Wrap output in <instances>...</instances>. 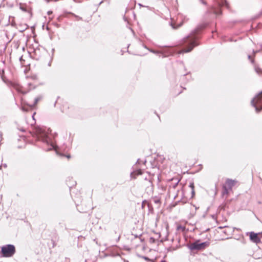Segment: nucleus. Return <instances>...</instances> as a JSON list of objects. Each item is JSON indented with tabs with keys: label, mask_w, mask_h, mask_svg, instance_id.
<instances>
[{
	"label": "nucleus",
	"mask_w": 262,
	"mask_h": 262,
	"mask_svg": "<svg viewBox=\"0 0 262 262\" xmlns=\"http://www.w3.org/2000/svg\"><path fill=\"white\" fill-rule=\"evenodd\" d=\"M143 258L147 260H148L149 259L147 257L143 256Z\"/></svg>",
	"instance_id": "21"
},
{
	"label": "nucleus",
	"mask_w": 262,
	"mask_h": 262,
	"mask_svg": "<svg viewBox=\"0 0 262 262\" xmlns=\"http://www.w3.org/2000/svg\"><path fill=\"white\" fill-rule=\"evenodd\" d=\"M189 187L191 191V196L190 198H193L195 196V190H194V185L193 183H190L189 184Z\"/></svg>",
	"instance_id": "10"
},
{
	"label": "nucleus",
	"mask_w": 262,
	"mask_h": 262,
	"mask_svg": "<svg viewBox=\"0 0 262 262\" xmlns=\"http://www.w3.org/2000/svg\"><path fill=\"white\" fill-rule=\"evenodd\" d=\"M3 165L4 167H7V166L6 164H4Z\"/></svg>",
	"instance_id": "25"
},
{
	"label": "nucleus",
	"mask_w": 262,
	"mask_h": 262,
	"mask_svg": "<svg viewBox=\"0 0 262 262\" xmlns=\"http://www.w3.org/2000/svg\"><path fill=\"white\" fill-rule=\"evenodd\" d=\"M196 39V29H195L186 37L182 39L179 46L182 48L179 54L190 52L194 47Z\"/></svg>",
	"instance_id": "2"
},
{
	"label": "nucleus",
	"mask_w": 262,
	"mask_h": 262,
	"mask_svg": "<svg viewBox=\"0 0 262 262\" xmlns=\"http://www.w3.org/2000/svg\"><path fill=\"white\" fill-rule=\"evenodd\" d=\"M250 239L253 242L256 244L259 243L260 241V238L258 236L257 234L255 233L254 232H251L250 233Z\"/></svg>",
	"instance_id": "9"
},
{
	"label": "nucleus",
	"mask_w": 262,
	"mask_h": 262,
	"mask_svg": "<svg viewBox=\"0 0 262 262\" xmlns=\"http://www.w3.org/2000/svg\"><path fill=\"white\" fill-rule=\"evenodd\" d=\"M155 203H156V204H159L160 203V200L159 199H157V200H155L154 201Z\"/></svg>",
	"instance_id": "20"
},
{
	"label": "nucleus",
	"mask_w": 262,
	"mask_h": 262,
	"mask_svg": "<svg viewBox=\"0 0 262 262\" xmlns=\"http://www.w3.org/2000/svg\"><path fill=\"white\" fill-rule=\"evenodd\" d=\"M67 157L68 159H69V158L71 157V156H70V155H68V156H67Z\"/></svg>",
	"instance_id": "26"
},
{
	"label": "nucleus",
	"mask_w": 262,
	"mask_h": 262,
	"mask_svg": "<svg viewBox=\"0 0 262 262\" xmlns=\"http://www.w3.org/2000/svg\"><path fill=\"white\" fill-rule=\"evenodd\" d=\"M187 247L188 248L190 254L189 256V261L190 262H195L196 259L195 257V254H196V241L187 244Z\"/></svg>",
	"instance_id": "3"
},
{
	"label": "nucleus",
	"mask_w": 262,
	"mask_h": 262,
	"mask_svg": "<svg viewBox=\"0 0 262 262\" xmlns=\"http://www.w3.org/2000/svg\"><path fill=\"white\" fill-rule=\"evenodd\" d=\"M34 114H35V113H34ZM34 115H33L32 116V117H33V119H34Z\"/></svg>",
	"instance_id": "29"
},
{
	"label": "nucleus",
	"mask_w": 262,
	"mask_h": 262,
	"mask_svg": "<svg viewBox=\"0 0 262 262\" xmlns=\"http://www.w3.org/2000/svg\"><path fill=\"white\" fill-rule=\"evenodd\" d=\"M155 241V239L154 238H153V237H150V242L154 243Z\"/></svg>",
	"instance_id": "19"
},
{
	"label": "nucleus",
	"mask_w": 262,
	"mask_h": 262,
	"mask_svg": "<svg viewBox=\"0 0 262 262\" xmlns=\"http://www.w3.org/2000/svg\"><path fill=\"white\" fill-rule=\"evenodd\" d=\"M1 252L4 257H11L15 253V246L11 244L4 246L1 248Z\"/></svg>",
	"instance_id": "4"
},
{
	"label": "nucleus",
	"mask_w": 262,
	"mask_h": 262,
	"mask_svg": "<svg viewBox=\"0 0 262 262\" xmlns=\"http://www.w3.org/2000/svg\"><path fill=\"white\" fill-rule=\"evenodd\" d=\"M251 104L255 108L257 113L259 112L262 110V92L252 100Z\"/></svg>",
	"instance_id": "5"
},
{
	"label": "nucleus",
	"mask_w": 262,
	"mask_h": 262,
	"mask_svg": "<svg viewBox=\"0 0 262 262\" xmlns=\"http://www.w3.org/2000/svg\"><path fill=\"white\" fill-rule=\"evenodd\" d=\"M20 9H21L23 11H26V9H25V8H23V7H20Z\"/></svg>",
	"instance_id": "23"
},
{
	"label": "nucleus",
	"mask_w": 262,
	"mask_h": 262,
	"mask_svg": "<svg viewBox=\"0 0 262 262\" xmlns=\"http://www.w3.org/2000/svg\"><path fill=\"white\" fill-rule=\"evenodd\" d=\"M210 242L208 241L201 243L200 240H198V250H203L209 246Z\"/></svg>",
	"instance_id": "8"
},
{
	"label": "nucleus",
	"mask_w": 262,
	"mask_h": 262,
	"mask_svg": "<svg viewBox=\"0 0 262 262\" xmlns=\"http://www.w3.org/2000/svg\"><path fill=\"white\" fill-rule=\"evenodd\" d=\"M33 136L37 140L41 141L50 147L47 150H50L55 148L53 136L51 134L50 128L35 127L33 131Z\"/></svg>",
	"instance_id": "1"
},
{
	"label": "nucleus",
	"mask_w": 262,
	"mask_h": 262,
	"mask_svg": "<svg viewBox=\"0 0 262 262\" xmlns=\"http://www.w3.org/2000/svg\"><path fill=\"white\" fill-rule=\"evenodd\" d=\"M180 180L178 178H172L168 183V191L170 192L171 189H175L178 186Z\"/></svg>",
	"instance_id": "7"
},
{
	"label": "nucleus",
	"mask_w": 262,
	"mask_h": 262,
	"mask_svg": "<svg viewBox=\"0 0 262 262\" xmlns=\"http://www.w3.org/2000/svg\"><path fill=\"white\" fill-rule=\"evenodd\" d=\"M181 25H182V24H180L178 25V26L176 27H175L173 24H171V26H172V27L173 29H177V28H178V27H180Z\"/></svg>",
	"instance_id": "17"
},
{
	"label": "nucleus",
	"mask_w": 262,
	"mask_h": 262,
	"mask_svg": "<svg viewBox=\"0 0 262 262\" xmlns=\"http://www.w3.org/2000/svg\"><path fill=\"white\" fill-rule=\"evenodd\" d=\"M227 231H231V232H232L233 231V230L231 228L227 227L226 230H225L224 232L225 233H226Z\"/></svg>",
	"instance_id": "15"
},
{
	"label": "nucleus",
	"mask_w": 262,
	"mask_h": 262,
	"mask_svg": "<svg viewBox=\"0 0 262 262\" xmlns=\"http://www.w3.org/2000/svg\"><path fill=\"white\" fill-rule=\"evenodd\" d=\"M191 205L192 206L193 209L194 210V213L192 214L193 215L195 213V212L196 211V206L195 204H193L192 202L191 203Z\"/></svg>",
	"instance_id": "14"
},
{
	"label": "nucleus",
	"mask_w": 262,
	"mask_h": 262,
	"mask_svg": "<svg viewBox=\"0 0 262 262\" xmlns=\"http://www.w3.org/2000/svg\"><path fill=\"white\" fill-rule=\"evenodd\" d=\"M150 52L155 53V54H158L159 52L156 51H154L153 50H149Z\"/></svg>",
	"instance_id": "18"
},
{
	"label": "nucleus",
	"mask_w": 262,
	"mask_h": 262,
	"mask_svg": "<svg viewBox=\"0 0 262 262\" xmlns=\"http://www.w3.org/2000/svg\"><path fill=\"white\" fill-rule=\"evenodd\" d=\"M1 167H2V165H0V169H1Z\"/></svg>",
	"instance_id": "30"
},
{
	"label": "nucleus",
	"mask_w": 262,
	"mask_h": 262,
	"mask_svg": "<svg viewBox=\"0 0 262 262\" xmlns=\"http://www.w3.org/2000/svg\"><path fill=\"white\" fill-rule=\"evenodd\" d=\"M142 174V170L141 169H138L130 173L132 178L135 179L136 176L141 175Z\"/></svg>",
	"instance_id": "11"
},
{
	"label": "nucleus",
	"mask_w": 262,
	"mask_h": 262,
	"mask_svg": "<svg viewBox=\"0 0 262 262\" xmlns=\"http://www.w3.org/2000/svg\"><path fill=\"white\" fill-rule=\"evenodd\" d=\"M21 110H22L23 111H27V109H26L24 107H22Z\"/></svg>",
	"instance_id": "22"
},
{
	"label": "nucleus",
	"mask_w": 262,
	"mask_h": 262,
	"mask_svg": "<svg viewBox=\"0 0 262 262\" xmlns=\"http://www.w3.org/2000/svg\"><path fill=\"white\" fill-rule=\"evenodd\" d=\"M42 96L41 95H39V96H37V97H36L34 99V102L32 105H31V106L32 107L34 106L38 102V101H39L40 100H41L42 99Z\"/></svg>",
	"instance_id": "12"
},
{
	"label": "nucleus",
	"mask_w": 262,
	"mask_h": 262,
	"mask_svg": "<svg viewBox=\"0 0 262 262\" xmlns=\"http://www.w3.org/2000/svg\"><path fill=\"white\" fill-rule=\"evenodd\" d=\"M186 229L185 227L182 225H178L177 227V230L179 231L184 232Z\"/></svg>",
	"instance_id": "13"
},
{
	"label": "nucleus",
	"mask_w": 262,
	"mask_h": 262,
	"mask_svg": "<svg viewBox=\"0 0 262 262\" xmlns=\"http://www.w3.org/2000/svg\"><path fill=\"white\" fill-rule=\"evenodd\" d=\"M19 60L20 62H21L23 60H24L22 56L19 58Z\"/></svg>",
	"instance_id": "24"
},
{
	"label": "nucleus",
	"mask_w": 262,
	"mask_h": 262,
	"mask_svg": "<svg viewBox=\"0 0 262 262\" xmlns=\"http://www.w3.org/2000/svg\"><path fill=\"white\" fill-rule=\"evenodd\" d=\"M248 58H249V59H250V58H251V56H250V55H249V56H248Z\"/></svg>",
	"instance_id": "27"
},
{
	"label": "nucleus",
	"mask_w": 262,
	"mask_h": 262,
	"mask_svg": "<svg viewBox=\"0 0 262 262\" xmlns=\"http://www.w3.org/2000/svg\"><path fill=\"white\" fill-rule=\"evenodd\" d=\"M201 2H202V3H204V2H203V0H201Z\"/></svg>",
	"instance_id": "28"
},
{
	"label": "nucleus",
	"mask_w": 262,
	"mask_h": 262,
	"mask_svg": "<svg viewBox=\"0 0 262 262\" xmlns=\"http://www.w3.org/2000/svg\"><path fill=\"white\" fill-rule=\"evenodd\" d=\"M236 181L231 179L226 180L225 185L224 186L223 195L227 194L228 190L232 189V187L235 184Z\"/></svg>",
	"instance_id": "6"
},
{
	"label": "nucleus",
	"mask_w": 262,
	"mask_h": 262,
	"mask_svg": "<svg viewBox=\"0 0 262 262\" xmlns=\"http://www.w3.org/2000/svg\"><path fill=\"white\" fill-rule=\"evenodd\" d=\"M255 71L258 74L262 72L261 69L257 67H255Z\"/></svg>",
	"instance_id": "16"
}]
</instances>
